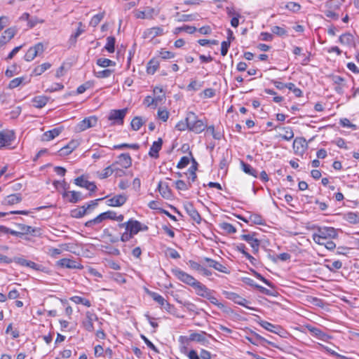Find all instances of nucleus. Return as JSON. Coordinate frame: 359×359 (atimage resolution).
<instances>
[{"instance_id": "nucleus-6", "label": "nucleus", "mask_w": 359, "mask_h": 359, "mask_svg": "<svg viewBox=\"0 0 359 359\" xmlns=\"http://www.w3.org/2000/svg\"><path fill=\"white\" fill-rule=\"evenodd\" d=\"M172 272L178 280L192 287L198 281L194 276L180 269H172Z\"/></svg>"}, {"instance_id": "nucleus-30", "label": "nucleus", "mask_w": 359, "mask_h": 359, "mask_svg": "<svg viewBox=\"0 0 359 359\" xmlns=\"http://www.w3.org/2000/svg\"><path fill=\"white\" fill-rule=\"evenodd\" d=\"M258 323L264 329L275 334H279L280 330H281V327L280 326L275 325L268 321L260 320L258 322Z\"/></svg>"}, {"instance_id": "nucleus-34", "label": "nucleus", "mask_w": 359, "mask_h": 359, "mask_svg": "<svg viewBox=\"0 0 359 359\" xmlns=\"http://www.w3.org/2000/svg\"><path fill=\"white\" fill-rule=\"evenodd\" d=\"M22 199L20 194H11L4 198L3 203L4 205H14L21 202Z\"/></svg>"}, {"instance_id": "nucleus-8", "label": "nucleus", "mask_w": 359, "mask_h": 359, "mask_svg": "<svg viewBox=\"0 0 359 359\" xmlns=\"http://www.w3.org/2000/svg\"><path fill=\"white\" fill-rule=\"evenodd\" d=\"M44 51V46L42 43H38L30 47L25 55V60L27 62L32 61L37 55H40Z\"/></svg>"}, {"instance_id": "nucleus-4", "label": "nucleus", "mask_w": 359, "mask_h": 359, "mask_svg": "<svg viewBox=\"0 0 359 359\" xmlns=\"http://www.w3.org/2000/svg\"><path fill=\"white\" fill-rule=\"evenodd\" d=\"M100 200V199L91 201L83 206L72 210L71 211L72 216L75 218H81L83 217L85 215L88 214L90 210L93 209L97 205V201Z\"/></svg>"}, {"instance_id": "nucleus-57", "label": "nucleus", "mask_w": 359, "mask_h": 359, "mask_svg": "<svg viewBox=\"0 0 359 359\" xmlns=\"http://www.w3.org/2000/svg\"><path fill=\"white\" fill-rule=\"evenodd\" d=\"M149 294L156 302H157L161 306L163 304L165 301L163 296L155 292H149Z\"/></svg>"}, {"instance_id": "nucleus-5", "label": "nucleus", "mask_w": 359, "mask_h": 359, "mask_svg": "<svg viewBox=\"0 0 359 359\" xmlns=\"http://www.w3.org/2000/svg\"><path fill=\"white\" fill-rule=\"evenodd\" d=\"M15 139L13 130H3L0 131V149L9 148Z\"/></svg>"}, {"instance_id": "nucleus-53", "label": "nucleus", "mask_w": 359, "mask_h": 359, "mask_svg": "<svg viewBox=\"0 0 359 359\" xmlns=\"http://www.w3.org/2000/svg\"><path fill=\"white\" fill-rule=\"evenodd\" d=\"M113 73V70L111 69H104L102 71L95 72L94 75L99 79H104L109 77Z\"/></svg>"}, {"instance_id": "nucleus-37", "label": "nucleus", "mask_w": 359, "mask_h": 359, "mask_svg": "<svg viewBox=\"0 0 359 359\" xmlns=\"http://www.w3.org/2000/svg\"><path fill=\"white\" fill-rule=\"evenodd\" d=\"M159 67V62L156 59H151L147 63V72L149 74H154Z\"/></svg>"}, {"instance_id": "nucleus-36", "label": "nucleus", "mask_w": 359, "mask_h": 359, "mask_svg": "<svg viewBox=\"0 0 359 359\" xmlns=\"http://www.w3.org/2000/svg\"><path fill=\"white\" fill-rule=\"evenodd\" d=\"M241 166L242 170L251 176H253L254 177H257V172L255 169H254L250 165L243 162L241 161Z\"/></svg>"}, {"instance_id": "nucleus-11", "label": "nucleus", "mask_w": 359, "mask_h": 359, "mask_svg": "<svg viewBox=\"0 0 359 359\" xmlns=\"http://www.w3.org/2000/svg\"><path fill=\"white\" fill-rule=\"evenodd\" d=\"M97 123V118L95 116H91L85 118L80 121L76 126V130L78 132L84 131L90 128L95 127Z\"/></svg>"}, {"instance_id": "nucleus-28", "label": "nucleus", "mask_w": 359, "mask_h": 359, "mask_svg": "<svg viewBox=\"0 0 359 359\" xmlns=\"http://www.w3.org/2000/svg\"><path fill=\"white\" fill-rule=\"evenodd\" d=\"M62 130V128H55L53 130L46 131L42 135V140L46 142L50 141L57 137L61 133Z\"/></svg>"}, {"instance_id": "nucleus-25", "label": "nucleus", "mask_w": 359, "mask_h": 359, "mask_svg": "<svg viewBox=\"0 0 359 359\" xmlns=\"http://www.w3.org/2000/svg\"><path fill=\"white\" fill-rule=\"evenodd\" d=\"M162 144L163 140L161 138H158L157 141L154 142L149 151V156L154 158H158V152L161 149Z\"/></svg>"}, {"instance_id": "nucleus-64", "label": "nucleus", "mask_w": 359, "mask_h": 359, "mask_svg": "<svg viewBox=\"0 0 359 359\" xmlns=\"http://www.w3.org/2000/svg\"><path fill=\"white\" fill-rule=\"evenodd\" d=\"M285 8L287 9H288L289 11L296 13L300 10L301 6L296 2L291 1V2H288L285 5Z\"/></svg>"}, {"instance_id": "nucleus-9", "label": "nucleus", "mask_w": 359, "mask_h": 359, "mask_svg": "<svg viewBox=\"0 0 359 359\" xmlns=\"http://www.w3.org/2000/svg\"><path fill=\"white\" fill-rule=\"evenodd\" d=\"M127 111L128 109L126 108L111 110L108 118L109 121H113L114 124H123V118L126 115Z\"/></svg>"}, {"instance_id": "nucleus-61", "label": "nucleus", "mask_w": 359, "mask_h": 359, "mask_svg": "<svg viewBox=\"0 0 359 359\" xmlns=\"http://www.w3.org/2000/svg\"><path fill=\"white\" fill-rule=\"evenodd\" d=\"M271 30L273 34L280 36L287 35V31L283 27L273 26L271 27Z\"/></svg>"}, {"instance_id": "nucleus-7", "label": "nucleus", "mask_w": 359, "mask_h": 359, "mask_svg": "<svg viewBox=\"0 0 359 359\" xmlns=\"http://www.w3.org/2000/svg\"><path fill=\"white\" fill-rule=\"evenodd\" d=\"M223 294L226 299L233 301L234 303L243 306L250 310H255L254 308L250 307L248 305V301L246 299L240 296L237 293L229 291H224Z\"/></svg>"}, {"instance_id": "nucleus-40", "label": "nucleus", "mask_w": 359, "mask_h": 359, "mask_svg": "<svg viewBox=\"0 0 359 359\" xmlns=\"http://www.w3.org/2000/svg\"><path fill=\"white\" fill-rule=\"evenodd\" d=\"M69 299L76 304H83L87 307L91 306V303L88 299L79 296H73Z\"/></svg>"}, {"instance_id": "nucleus-29", "label": "nucleus", "mask_w": 359, "mask_h": 359, "mask_svg": "<svg viewBox=\"0 0 359 359\" xmlns=\"http://www.w3.org/2000/svg\"><path fill=\"white\" fill-rule=\"evenodd\" d=\"M18 226L20 230V233H22V236L24 234L37 236L40 231L39 229L34 228L31 226L25 225L23 224H18Z\"/></svg>"}, {"instance_id": "nucleus-42", "label": "nucleus", "mask_w": 359, "mask_h": 359, "mask_svg": "<svg viewBox=\"0 0 359 359\" xmlns=\"http://www.w3.org/2000/svg\"><path fill=\"white\" fill-rule=\"evenodd\" d=\"M116 170V168L113 166V164H112L111 165H109V166L105 168L102 170V172L98 175V177L100 179H105V178L111 176Z\"/></svg>"}, {"instance_id": "nucleus-47", "label": "nucleus", "mask_w": 359, "mask_h": 359, "mask_svg": "<svg viewBox=\"0 0 359 359\" xmlns=\"http://www.w3.org/2000/svg\"><path fill=\"white\" fill-rule=\"evenodd\" d=\"M205 298L208 299L211 304L217 306L219 309L222 310L225 309L226 306H224V304L219 302V300L215 297L212 295V292H210L208 294V297H206Z\"/></svg>"}, {"instance_id": "nucleus-41", "label": "nucleus", "mask_w": 359, "mask_h": 359, "mask_svg": "<svg viewBox=\"0 0 359 359\" xmlns=\"http://www.w3.org/2000/svg\"><path fill=\"white\" fill-rule=\"evenodd\" d=\"M51 67V65L48 62H45L41 64V65L37 66L33 70V74L35 76H39L42 74L45 71Z\"/></svg>"}, {"instance_id": "nucleus-18", "label": "nucleus", "mask_w": 359, "mask_h": 359, "mask_svg": "<svg viewBox=\"0 0 359 359\" xmlns=\"http://www.w3.org/2000/svg\"><path fill=\"white\" fill-rule=\"evenodd\" d=\"M184 208L186 212L191 217V218L199 224L201 221V217L199 215L198 212L194 207L193 204L190 202H186L184 204Z\"/></svg>"}, {"instance_id": "nucleus-43", "label": "nucleus", "mask_w": 359, "mask_h": 359, "mask_svg": "<svg viewBox=\"0 0 359 359\" xmlns=\"http://www.w3.org/2000/svg\"><path fill=\"white\" fill-rule=\"evenodd\" d=\"M196 31V28L195 27H194V26L184 25L183 27H176L174 29L173 33L175 34H179L181 32H187L189 34H193Z\"/></svg>"}, {"instance_id": "nucleus-54", "label": "nucleus", "mask_w": 359, "mask_h": 359, "mask_svg": "<svg viewBox=\"0 0 359 359\" xmlns=\"http://www.w3.org/2000/svg\"><path fill=\"white\" fill-rule=\"evenodd\" d=\"M203 85V82L198 81L196 80L191 81L187 86L188 90L196 91L199 90Z\"/></svg>"}, {"instance_id": "nucleus-56", "label": "nucleus", "mask_w": 359, "mask_h": 359, "mask_svg": "<svg viewBox=\"0 0 359 359\" xmlns=\"http://www.w3.org/2000/svg\"><path fill=\"white\" fill-rule=\"evenodd\" d=\"M175 187L176 189L180 191H187L191 187V182H189V184H187L183 180H177L175 182Z\"/></svg>"}, {"instance_id": "nucleus-31", "label": "nucleus", "mask_w": 359, "mask_h": 359, "mask_svg": "<svg viewBox=\"0 0 359 359\" xmlns=\"http://www.w3.org/2000/svg\"><path fill=\"white\" fill-rule=\"evenodd\" d=\"M158 189L163 198L168 199L171 197V191L167 183L159 182L158 184Z\"/></svg>"}, {"instance_id": "nucleus-59", "label": "nucleus", "mask_w": 359, "mask_h": 359, "mask_svg": "<svg viewBox=\"0 0 359 359\" xmlns=\"http://www.w3.org/2000/svg\"><path fill=\"white\" fill-rule=\"evenodd\" d=\"M82 23L81 22H79V27L76 31V32L73 34L71 35L70 36V41L72 43H75L76 41V39L82 34L84 32V29H82Z\"/></svg>"}, {"instance_id": "nucleus-50", "label": "nucleus", "mask_w": 359, "mask_h": 359, "mask_svg": "<svg viewBox=\"0 0 359 359\" xmlns=\"http://www.w3.org/2000/svg\"><path fill=\"white\" fill-rule=\"evenodd\" d=\"M131 128L133 130L137 131L140 130L141 126L143 125V121L141 117L135 116L131 121Z\"/></svg>"}, {"instance_id": "nucleus-49", "label": "nucleus", "mask_w": 359, "mask_h": 359, "mask_svg": "<svg viewBox=\"0 0 359 359\" xmlns=\"http://www.w3.org/2000/svg\"><path fill=\"white\" fill-rule=\"evenodd\" d=\"M115 38L114 36H108L107 38V43L104 48L110 53L114 52Z\"/></svg>"}, {"instance_id": "nucleus-23", "label": "nucleus", "mask_w": 359, "mask_h": 359, "mask_svg": "<svg viewBox=\"0 0 359 359\" xmlns=\"http://www.w3.org/2000/svg\"><path fill=\"white\" fill-rule=\"evenodd\" d=\"M62 196L69 203H75L82 199L81 193L75 191H67L62 194Z\"/></svg>"}, {"instance_id": "nucleus-46", "label": "nucleus", "mask_w": 359, "mask_h": 359, "mask_svg": "<svg viewBox=\"0 0 359 359\" xmlns=\"http://www.w3.org/2000/svg\"><path fill=\"white\" fill-rule=\"evenodd\" d=\"M284 130V134L280 135V137L285 140L289 141L294 137V133L290 127L281 128Z\"/></svg>"}, {"instance_id": "nucleus-3", "label": "nucleus", "mask_w": 359, "mask_h": 359, "mask_svg": "<svg viewBox=\"0 0 359 359\" xmlns=\"http://www.w3.org/2000/svg\"><path fill=\"white\" fill-rule=\"evenodd\" d=\"M187 121L189 130L196 134L202 133L207 127L206 123L202 119H198L196 114L191 111L187 113Z\"/></svg>"}, {"instance_id": "nucleus-1", "label": "nucleus", "mask_w": 359, "mask_h": 359, "mask_svg": "<svg viewBox=\"0 0 359 359\" xmlns=\"http://www.w3.org/2000/svg\"><path fill=\"white\" fill-rule=\"evenodd\" d=\"M338 236L337 230L331 226H318L312 234L313 241L323 245L326 241L336 238Z\"/></svg>"}, {"instance_id": "nucleus-52", "label": "nucleus", "mask_w": 359, "mask_h": 359, "mask_svg": "<svg viewBox=\"0 0 359 359\" xmlns=\"http://www.w3.org/2000/svg\"><path fill=\"white\" fill-rule=\"evenodd\" d=\"M221 229L224 230L228 233H234L236 232V228L229 223L227 222H222L219 225Z\"/></svg>"}, {"instance_id": "nucleus-12", "label": "nucleus", "mask_w": 359, "mask_h": 359, "mask_svg": "<svg viewBox=\"0 0 359 359\" xmlns=\"http://www.w3.org/2000/svg\"><path fill=\"white\" fill-rule=\"evenodd\" d=\"M56 266L60 268L69 269H82L83 268V265H81L80 263L69 258L60 259L56 262Z\"/></svg>"}, {"instance_id": "nucleus-44", "label": "nucleus", "mask_w": 359, "mask_h": 359, "mask_svg": "<svg viewBox=\"0 0 359 359\" xmlns=\"http://www.w3.org/2000/svg\"><path fill=\"white\" fill-rule=\"evenodd\" d=\"M176 20L178 22H189L193 21L196 19L195 15L193 14H180L177 13Z\"/></svg>"}, {"instance_id": "nucleus-26", "label": "nucleus", "mask_w": 359, "mask_h": 359, "mask_svg": "<svg viewBox=\"0 0 359 359\" xmlns=\"http://www.w3.org/2000/svg\"><path fill=\"white\" fill-rule=\"evenodd\" d=\"M195 292L197 295L205 298L208 294L211 292L205 285L199 282L198 280L193 286Z\"/></svg>"}, {"instance_id": "nucleus-62", "label": "nucleus", "mask_w": 359, "mask_h": 359, "mask_svg": "<svg viewBox=\"0 0 359 359\" xmlns=\"http://www.w3.org/2000/svg\"><path fill=\"white\" fill-rule=\"evenodd\" d=\"M104 15L102 13H98L93 16L90 21V25L95 27L102 20Z\"/></svg>"}, {"instance_id": "nucleus-2", "label": "nucleus", "mask_w": 359, "mask_h": 359, "mask_svg": "<svg viewBox=\"0 0 359 359\" xmlns=\"http://www.w3.org/2000/svg\"><path fill=\"white\" fill-rule=\"evenodd\" d=\"M119 227L124 228L120 240L122 242L128 241L141 230V224L137 220L130 219L127 222L119 224Z\"/></svg>"}, {"instance_id": "nucleus-32", "label": "nucleus", "mask_w": 359, "mask_h": 359, "mask_svg": "<svg viewBox=\"0 0 359 359\" xmlns=\"http://www.w3.org/2000/svg\"><path fill=\"white\" fill-rule=\"evenodd\" d=\"M339 41L344 46H355L354 36L350 33H345L341 35Z\"/></svg>"}, {"instance_id": "nucleus-17", "label": "nucleus", "mask_w": 359, "mask_h": 359, "mask_svg": "<svg viewBox=\"0 0 359 359\" xmlns=\"http://www.w3.org/2000/svg\"><path fill=\"white\" fill-rule=\"evenodd\" d=\"M203 262L204 261L201 260V263H198L193 260H189L188 262V265L191 269L200 272L204 276H210L212 273L203 265Z\"/></svg>"}, {"instance_id": "nucleus-21", "label": "nucleus", "mask_w": 359, "mask_h": 359, "mask_svg": "<svg viewBox=\"0 0 359 359\" xmlns=\"http://www.w3.org/2000/svg\"><path fill=\"white\" fill-rule=\"evenodd\" d=\"M127 200V196L125 194H118L109 198L107 201V204L109 206L120 207L123 205Z\"/></svg>"}, {"instance_id": "nucleus-22", "label": "nucleus", "mask_w": 359, "mask_h": 359, "mask_svg": "<svg viewBox=\"0 0 359 359\" xmlns=\"http://www.w3.org/2000/svg\"><path fill=\"white\" fill-rule=\"evenodd\" d=\"M15 27H9L6 29L0 37V47L7 43L16 34Z\"/></svg>"}, {"instance_id": "nucleus-20", "label": "nucleus", "mask_w": 359, "mask_h": 359, "mask_svg": "<svg viewBox=\"0 0 359 359\" xmlns=\"http://www.w3.org/2000/svg\"><path fill=\"white\" fill-rule=\"evenodd\" d=\"M76 185L86 188L90 191H95L97 189L96 185L93 182H89L83 176L79 177L74 180Z\"/></svg>"}, {"instance_id": "nucleus-10", "label": "nucleus", "mask_w": 359, "mask_h": 359, "mask_svg": "<svg viewBox=\"0 0 359 359\" xmlns=\"http://www.w3.org/2000/svg\"><path fill=\"white\" fill-rule=\"evenodd\" d=\"M304 328L309 332V333L314 337L322 340L323 341H328L331 337L327 334L324 332L320 328L307 324L304 325Z\"/></svg>"}, {"instance_id": "nucleus-27", "label": "nucleus", "mask_w": 359, "mask_h": 359, "mask_svg": "<svg viewBox=\"0 0 359 359\" xmlns=\"http://www.w3.org/2000/svg\"><path fill=\"white\" fill-rule=\"evenodd\" d=\"M206 334L207 333L204 331H201L200 332H192L189 336V339L191 341H196L204 345L208 342L205 337Z\"/></svg>"}, {"instance_id": "nucleus-55", "label": "nucleus", "mask_w": 359, "mask_h": 359, "mask_svg": "<svg viewBox=\"0 0 359 359\" xmlns=\"http://www.w3.org/2000/svg\"><path fill=\"white\" fill-rule=\"evenodd\" d=\"M25 81V77H18L11 80L8 84V87L11 89L15 88L18 87L20 84H22Z\"/></svg>"}, {"instance_id": "nucleus-33", "label": "nucleus", "mask_w": 359, "mask_h": 359, "mask_svg": "<svg viewBox=\"0 0 359 359\" xmlns=\"http://www.w3.org/2000/svg\"><path fill=\"white\" fill-rule=\"evenodd\" d=\"M48 98L44 95L35 96L32 99V105L38 109L43 107L48 102Z\"/></svg>"}, {"instance_id": "nucleus-58", "label": "nucleus", "mask_w": 359, "mask_h": 359, "mask_svg": "<svg viewBox=\"0 0 359 359\" xmlns=\"http://www.w3.org/2000/svg\"><path fill=\"white\" fill-rule=\"evenodd\" d=\"M175 128L179 131H184L187 129L189 130V122L187 121V116H186L184 120H182L176 124Z\"/></svg>"}, {"instance_id": "nucleus-24", "label": "nucleus", "mask_w": 359, "mask_h": 359, "mask_svg": "<svg viewBox=\"0 0 359 359\" xmlns=\"http://www.w3.org/2000/svg\"><path fill=\"white\" fill-rule=\"evenodd\" d=\"M332 81L336 85L334 90L338 94L342 95L344 93V88L346 86L345 79L340 76L334 75L332 76Z\"/></svg>"}, {"instance_id": "nucleus-63", "label": "nucleus", "mask_w": 359, "mask_h": 359, "mask_svg": "<svg viewBox=\"0 0 359 359\" xmlns=\"http://www.w3.org/2000/svg\"><path fill=\"white\" fill-rule=\"evenodd\" d=\"M158 117L159 119L165 122L169 118V112L165 109L159 108L158 110Z\"/></svg>"}, {"instance_id": "nucleus-45", "label": "nucleus", "mask_w": 359, "mask_h": 359, "mask_svg": "<svg viewBox=\"0 0 359 359\" xmlns=\"http://www.w3.org/2000/svg\"><path fill=\"white\" fill-rule=\"evenodd\" d=\"M96 64L101 67H108L110 66L116 65L115 62H114L109 59L103 58V57H100V58L97 59L96 61Z\"/></svg>"}, {"instance_id": "nucleus-39", "label": "nucleus", "mask_w": 359, "mask_h": 359, "mask_svg": "<svg viewBox=\"0 0 359 359\" xmlns=\"http://www.w3.org/2000/svg\"><path fill=\"white\" fill-rule=\"evenodd\" d=\"M14 261L20 266H28L32 269H36L37 266L35 262L27 260L21 257L15 258Z\"/></svg>"}, {"instance_id": "nucleus-35", "label": "nucleus", "mask_w": 359, "mask_h": 359, "mask_svg": "<svg viewBox=\"0 0 359 359\" xmlns=\"http://www.w3.org/2000/svg\"><path fill=\"white\" fill-rule=\"evenodd\" d=\"M153 13V8H147L144 11H135V16L140 19L151 18Z\"/></svg>"}, {"instance_id": "nucleus-48", "label": "nucleus", "mask_w": 359, "mask_h": 359, "mask_svg": "<svg viewBox=\"0 0 359 359\" xmlns=\"http://www.w3.org/2000/svg\"><path fill=\"white\" fill-rule=\"evenodd\" d=\"M305 140L302 138H296L293 142V147L296 152L304 151V143Z\"/></svg>"}, {"instance_id": "nucleus-16", "label": "nucleus", "mask_w": 359, "mask_h": 359, "mask_svg": "<svg viewBox=\"0 0 359 359\" xmlns=\"http://www.w3.org/2000/svg\"><path fill=\"white\" fill-rule=\"evenodd\" d=\"M202 261H204L205 262H206L209 267L213 268L219 272H222V273H224L226 274L230 273V271L226 266L222 264L221 263L217 262L216 260H214L209 257H203L202 259Z\"/></svg>"}, {"instance_id": "nucleus-15", "label": "nucleus", "mask_w": 359, "mask_h": 359, "mask_svg": "<svg viewBox=\"0 0 359 359\" xmlns=\"http://www.w3.org/2000/svg\"><path fill=\"white\" fill-rule=\"evenodd\" d=\"M241 239L246 241L252 248L254 253H257L259 249L260 241L255 238V233L242 234Z\"/></svg>"}, {"instance_id": "nucleus-14", "label": "nucleus", "mask_w": 359, "mask_h": 359, "mask_svg": "<svg viewBox=\"0 0 359 359\" xmlns=\"http://www.w3.org/2000/svg\"><path fill=\"white\" fill-rule=\"evenodd\" d=\"M164 34V30L162 27H154L147 29L142 34V37L149 41H152L155 37Z\"/></svg>"}, {"instance_id": "nucleus-60", "label": "nucleus", "mask_w": 359, "mask_h": 359, "mask_svg": "<svg viewBox=\"0 0 359 359\" xmlns=\"http://www.w3.org/2000/svg\"><path fill=\"white\" fill-rule=\"evenodd\" d=\"M287 88L292 91L296 97H300L302 96V91L299 88H297L293 83H287Z\"/></svg>"}, {"instance_id": "nucleus-19", "label": "nucleus", "mask_w": 359, "mask_h": 359, "mask_svg": "<svg viewBox=\"0 0 359 359\" xmlns=\"http://www.w3.org/2000/svg\"><path fill=\"white\" fill-rule=\"evenodd\" d=\"M131 164L132 160L130 154L128 153H124L118 156L116 161L113 163V166L116 168V165H118L123 168H128L130 167Z\"/></svg>"}, {"instance_id": "nucleus-13", "label": "nucleus", "mask_w": 359, "mask_h": 359, "mask_svg": "<svg viewBox=\"0 0 359 359\" xmlns=\"http://www.w3.org/2000/svg\"><path fill=\"white\" fill-rule=\"evenodd\" d=\"M97 315L92 311H87L85 315V318L82 321V325L84 329L88 332H93L94 330L93 323L97 320Z\"/></svg>"}, {"instance_id": "nucleus-38", "label": "nucleus", "mask_w": 359, "mask_h": 359, "mask_svg": "<svg viewBox=\"0 0 359 359\" xmlns=\"http://www.w3.org/2000/svg\"><path fill=\"white\" fill-rule=\"evenodd\" d=\"M106 219L105 214L104 212H102L97 215L96 217H95L93 219H90L86 222L85 226L87 227H92L95 224H98Z\"/></svg>"}, {"instance_id": "nucleus-51", "label": "nucleus", "mask_w": 359, "mask_h": 359, "mask_svg": "<svg viewBox=\"0 0 359 359\" xmlns=\"http://www.w3.org/2000/svg\"><path fill=\"white\" fill-rule=\"evenodd\" d=\"M62 253V250L59 246L58 248L49 247L47 250V254L52 258H57Z\"/></svg>"}]
</instances>
